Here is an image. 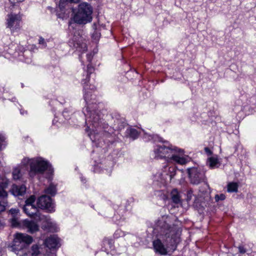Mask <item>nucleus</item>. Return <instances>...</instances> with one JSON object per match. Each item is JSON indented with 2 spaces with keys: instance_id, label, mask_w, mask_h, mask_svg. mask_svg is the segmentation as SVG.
<instances>
[{
  "instance_id": "6",
  "label": "nucleus",
  "mask_w": 256,
  "mask_h": 256,
  "mask_svg": "<svg viewBox=\"0 0 256 256\" xmlns=\"http://www.w3.org/2000/svg\"><path fill=\"white\" fill-rule=\"evenodd\" d=\"M37 206L42 209L47 210L50 212H54V204L50 196L46 195L40 196L37 200Z\"/></svg>"
},
{
  "instance_id": "4",
  "label": "nucleus",
  "mask_w": 256,
  "mask_h": 256,
  "mask_svg": "<svg viewBox=\"0 0 256 256\" xmlns=\"http://www.w3.org/2000/svg\"><path fill=\"white\" fill-rule=\"evenodd\" d=\"M21 164L25 166H27L28 165H30V176H32L34 174L37 173H43L48 166V162L44 160L42 158H37L32 159L25 158L22 159Z\"/></svg>"
},
{
  "instance_id": "29",
  "label": "nucleus",
  "mask_w": 256,
  "mask_h": 256,
  "mask_svg": "<svg viewBox=\"0 0 256 256\" xmlns=\"http://www.w3.org/2000/svg\"><path fill=\"white\" fill-rule=\"evenodd\" d=\"M169 172L170 174V177L172 178L176 174V168L175 166H170L169 168Z\"/></svg>"
},
{
  "instance_id": "10",
  "label": "nucleus",
  "mask_w": 256,
  "mask_h": 256,
  "mask_svg": "<svg viewBox=\"0 0 256 256\" xmlns=\"http://www.w3.org/2000/svg\"><path fill=\"white\" fill-rule=\"evenodd\" d=\"M45 246L50 249L57 248L60 246V239L56 236H52L44 241Z\"/></svg>"
},
{
  "instance_id": "21",
  "label": "nucleus",
  "mask_w": 256,
  "mask_h": 256,
  "mask_svg": "<svg viewBox=\"0 0 256 256\" xmlns=\"http://www.w3.org/2000/svg\"><path fill=\"white\" fill-rule=\"evenodd\" d=\"M12 176L14 180H17L20 178L22 174L19 168H15L12 172Z\"/></svg>"
},
{
  "instance_id": "5",
  "label": "nucleus",
  "mask_w": 256,
  "mask_h": 256,
  "mask_svg": "<svg viewBox=\"0 0 256 256\" xmlns=\"http://www.w3.org/2000/svg\"><path fill=\"white\" fill-rule=\"evenodd\" d=\"M20 16L18 14H10L8 15L6 26L12 32H14L20 28Z\"/></svg>"
},
{
  "instance_id": "28",
  "label": "nucleus",
  "mask_w": 256,
  "mask_h": 256,
  "mask_svg": "<svg viewBox=\"0 0 256 256\" xmlns=\"http://www.w3.org/2000/svg\"><path fill=\"white\" fill-rule=\"evenodd\" d=\"M226 198V196L224 194H220V195L216 194L215 196V200L216 202H218L220 200H222Z\"/></svg>"
},
{
  "instance_id": "32",
  "label": "nucleus",
  "mask_w": 256,
  "mask_h": 256,
  "mask_svg": "<svg viewBox=\"0 0 256 256\" xmlns=\"http://www.w3.org/2000/svg\"><path fill=\"white\" fill-rule=\"evenodd\" d=\"M39 44H43L44 46H46L44 40L42 38H40L39 40Z\"/></svg>"
},
{
  "instance_id": "31",
  "label": "nucleus",
  "mask_w": 256,
  "mask_h": 256,
  "mask_svg": "<svg viewBox=\"0 0 256 256\" xmlns=\"http://www.w3.org/2000/svg\"><path fill=\"white\" fill-rule=\"evenodd\" d=\"M239 252L240 254H244L246 252V250L244 248V246H240L238 247Z\"/></svg>"
},
{
  "instance_id": "30",
  "label": "nucleus",
  "mask_w": 256,
  "mask_h": 256,
  "mask_svg": "<svg viewBox=\"0 0 256 256\" xmlns=\"http://www.w3.org/2000/svg\"><path fill=\"white\" fill-rule=\"evenodd\" d=\"M100 37V34L96 31L92 35V38L95 40H98Z\"/></svg>"
},
{
  "instance_id": "3",
  "label": "nucleus",
  "mask_w": 256,
  "mask_h": 256,
  "mask_svg": "<svg viewBox=\"0 0 256 256\" xmlns=\"http://www.w3.org/2000/svg\"><path fill=\"white\" fill-rule=\"evenodd\" d=\"M92 11V7L88 3H80L73 17L74 21L78 24H86L91 22Z\"/></svg>"
},
{
  "instance_id": "23",
  "label": "nucleus",
  "mask_w": 256,
  "mask_h": 256,
  "mask_svg": "<svg viewBox=\"0 0 256 256\" xmlns=\"http://www.w3.org/2000/svg\"><path fill=\"white\" fill-rule=\"evenodd\" d=\"M172 199L173 202H174L176 204H178L180 202V197L177 193L176 190H173L172 192Z\"/></svg>"
},
{
  "instance_id": "39",
  "label": "nucleus",
  "mask_w": 256,
  "mask_h": 256,
  "mask_svg": "<svg viewBox=\"0 0 256 256\" xmlns=\"http://www.w3.org/2000/svg\"><path fill=\"white\" fill-rule=\"evenodd\" d=\"M90 128V127H88V128L86 129L87 131H88V129Z\"/></svg>"
},
{
  "instance_id": "38",
  "label": "nucleus",
  "mask_w": 256,
  "mask_h": 256,
  "mask_svg": "<svg viewBox=\"0 0 256 256\" xmlns=\"http://www.w3.org/2000/svg\"><path fill=\"white\" fill-rule=\"evenodd\" d=\"M96 27H97V26L96 25V24H93V28H94V30H96V28H96Z\"/></svg>"
},
{
  "instance_id": "15",
  "label": "nucleus",
  "mask_w": 256,
  "mask_h": 256,
  "mask_svg": "<svg viewBox=\"0 0 256 256\" xmlns=\"http://www.w3.org/2000/svg\"><path fill=\"white\" fill-rule=\"evenodd\" d=\"M8 180H3L2 183L0 184V199H7L8 193L5 188L8 186Z\"/></svg>"
},
{
  "instance_id": "22",
  "label": "nucleus",
  "mask_w": 256,
  "mask_h": 256,
  "mask_svg": "<svg viewBox=\"0 0 256 256\" xmlns=\"http://www.w3.org/2000/svg\"><path fill=\"white\" fill-rule=\"evenodd\" d=\"M80 2V0H60V5L62 6H64L68 4H77Z\"/></svg>"
},
{
  "instance_id": "2",
  "label": "nucleus",
  "mask_w": 256,
  "mask_h": 256,
  "mask_svg": "<svg viewBox=\"0 0 256 256\" xmlns=\"http://www.w3.org/2000/svg\"><path fill=\"white\" fill-rule=\"evenodd\" d=\"M32 241L31 236L25 234L16 233L14 235L12 250L18 256H38L40 253L38 246H32L28 252H26L24 249L26 244H30Z\"/></svg>"
},
{
  "instance_id": "8",
  "label": "nucleus",
  "mask_w": 256,
  "mask_h": 256,
  "mask_svg": "<svg viewBox=\"0 0 256 256\" xmlns=\"http://www.w3.org/2000/svg\"><path fill=\"white\" fill-rule=\"evenodd\" d=\"M160 226V235L165 236L166 238H169L174 234L173 228L171 227L166 221L160 220L158 222Z\"/></svg>"
},
{
  "instance_id": "7",
  "label": "nucleus",
  "mask_w": 256,
  "mask_h": 256,
  "mask_svg": "<svg viewBox=\"0 0 256 256\" xmlns=\"http://www.w3.org/2000/svg\"><path fill=\"white\" fill-rule=\"evenodd\" d=\"M89 108V106H88L86 109L83 110V112L86 117V122H91L94 127H97L98 126L100 116L96 114L95 111H90Z\"/></svg>"
},
{
  "instance_id": "16",
  "label": "nucleus",
  "mask_w": 256,
  "mask_h": 256,
  "mask_svg": "<svg viewBox=\"0 0 256 256\" xmlns=\"http://www.w3.org/2000/svg\"><path fill=\"white\" fill-rule=\"evenodd\" d=\"M208 164L212 168H218L220 164L218 158L216 157H210L208 160Z\"/></svg>"
},
{
  "instance_id": "37",
  "label": "nucleus",
  "mask_w": 256,
  "mask_h": 256,
  "mask_svg": "<svg viewBox=\"0 0 256 256\" xmlns=\"http://www.w3.org/2000/svg\"><path fill=\"white\" fill-rule=\"evenodd\" d=\"M82 52L86 51L87 50L86 44H82Z\"/></svg>"
},
{
  "instance_id": "9",
  "label": "nucleus",
  "mask_w": 256,
  "mask_h": 256,
  "mask_svg": "<svg viewBox=\"0 0 256 256\" xmlns=\"http://www.w3.org/2000/svg\"><path fill=\"white\" fill-rule=\"evenodd\" d=\"M190 182L194 184H198L202 180V174L197 168H192L188 170Z\"/></svg>"
},
{
  "instance_id": "11",
  "label": "nucleus",
  "mask_w": 256,
  "mask_h": 256,
  "mask_svg": "<svg viewBox=\"0 0 256 256\" xmlns=\"http://www.w3.org/2000/svg\"><path fill=\"white\" fill-rule=\"evenodd\" d=\"M22 209L24 213L30 217H33L34 216H40L38 208L34 205L24 204Z\"/></svg>"
},
{
  "instance_id": "36",
  "label": "nucleus",
  "mask_w": 256,
  "mask_h": 256,
  "mask_svg": "<svg viewBox=\"0 0 256 256\" xmlns=\"http://www.w3.org/2000/svg\"><path fill=\"white\" fill-rule=\"evenodd\" d=\"M204 150H205V152L208 154H212V152L211 150L208 148H204Z\"/></svg>"
},
{
  "instance_id": "33",
  "label": "nucleus",
  "mask_w": 256,
  "mask_h": 256,
  "mask_svg": "<svg viewBox=\"0 0 256 256\" xmlns=\"http://www.w3.org/2000/svg\"><path fill=\"white\" fill-rule=\"evenodd\" d=\"M93 70H94L93 68L91 66L88 65V72L92 73Z\"/></svg>"
},
{
  "instance_id": "18",
  "label": "nucleus",
  "mask_w": 256,
  "mask_h": 256,
  "mask_svg": "<svg viewBox=\"0 0 256 256\" xmlns=\"http://www.w3.org/2000/svg\"><path fill=\"white\" fill-rule=\"evenodd\" d=\"M238 185L235 182H230L228 185V192H236L238 191Z\"/></svg>"
},
{
  "instance_id": "27",
  "label": "nucleus",
  "mask_w": 256,
  "mask_h": 256,
  "mask_svg": "<svg viewBox=\"0 0 256 256\" xmlns=\"http://www.w3.org/2000/svg\"><path fill=\"white\" fill-rule=\"evenodd\" d=\"M11 224L14 227H17L19 226V222L16 217L13 218L11 220Z\"/></svg>"
},
{
  "instance_id": "20",
  "label": "nucleus",
  "mask_w": 256,
  "mask_h": 256,
  "mask_svg": "<svg viewBox=\"0 0 256 256\" xmlns=\"http://www.w3.org/2000/svg\"><path fill=\"white\" fill-rule=\"evenodd\" d=\"M0 213L4 212L8 206L7 199H0Z\"/></svg>"
},
{
  "instance_id": "26",
  "label": "nucleus",
  "mask_w": 256,
  "mask_h": 256,
  "mask_svg": "<svg viewBox=\"0 0 256 256\" xmlns=\"http://www.w3.org/2000/svg\"><path fill=\"white\" fill-rule=\"evenodd\" d=\"M9 213L14 218L20 213V210L18 208H12L9 210Z\"/></svg>"
},
{
  "instance_id": "25",
  "label": "nucleus",
  "mask_w": 256,
  "mask_h": 256,
  "mask_svg": "<svg viewBox=\"0 0 256 256\" xmlns=\"http://www.w3.org/2000/svg\"><path fill=\"white\" fill-rule=\"evenodd\" d=\"M36 200V197L32 195L26 200L25 204L34 205V203Z\"/></svg>"
},
{
  "instance_id": "19",
  "label": "nucleus",
  "mask_w": 256,
  "mask_h": 256,
  "mask_svg": "<svg viewBox=\"0 0 256 256\" xmlns=\"http://www.w3.org/2000/svg\"><path fill=\"white\" fill-rule=\"evenodd\" d=\"M56 188L54 184H50V186L45 190V192L49 194L52 196L55 195L56 193Z\"/></svg>"
},
{
  "instance_id": "24",
  "label": "nucleus",
  "mask_w": 256,
  "mask_h": 256,
  "mask_svg": "<svg viewBox=\"0 0 256 256\" xmlns=\"http://www.w3.org/2000/svg\"><path fill=\"white\" fill-rule=\"evenodd\" d=\"M129 134L130 137L133 139L136 138L138 136V131L132 128L129 130Z\"/></svg>"
},
{
  "instance_id": "34",
  "label": "nucleus",
  "mask_w": 256,
  "mask_h": 256,
  "mask_svg": "<svg viewBox=\"0 0 256 256\" xmlns=\"http://www.w3.org/2000/svg\"><path fill=\"white\" fill-rule=\"evenodd\" d=\"M11 3L15 4L18 2H23L24 0H8Z\"/></svg>"
},
{
  "instance_id": "14",
  "label": "nucleus",
  "mask_w": 256,
  "mask_h": 256,
  "mask_svg": "<svg viewBox=\"0 0 256 256\" xmlns=\"http://www.w3.org/2000/svg\"><path fill=\"white\" fill-rule=\"evenodd\" d=\"M24 228L28 229V232L33 233L38 230V225L34 221L25 220L22 222Z\"/></svg>"
},
{
  "instance_id": "17",
  "label": "nucleus",
  "mask_w": 256,
  "mask_h": 256,
  "mask_svg": "<svg viewBox=\"0 0 256 256\" xmlns=\"http://www.w3.org/2000/svg\"><path fill=\"white\" fill-rule=\"evenodd\" d=\"M86 80H84L82 81V84H84V100L86 103H88V101H90V97L92 96V94H90L91 92H86V90L88 89V85L86 84Z\"/></svg>"
},
{
  "instance_id": "1",
  "label": "nucleus",
  "mask_w": 256,
  "mask_h": 256,
  "mask_svg": "<svg viewBox=\"0 0 256 256\" xmlns=\"http://www.w3.org/2000/svg\"><path fill=\"white\" fill-rule=\"evenodd\" d=\"M153 154L155 158H165L169 163L184 164L188 162L183 156V150L172 146H166L163 144L156 146Z\"/></svg>"
},
{
  "instance_id": "35",
  "label": "nucleus",
  "mask_w": 256,
  "mask_h": 256,
  "mask_svg": "<svg viewBox=\"0 0 256 256\" xmlns=\"http://www.w3.org/2000/svg\"><path fill=\"white\" fill-rule=\"evenodd\" d=\"M5 140L4 136L0 134V144L2 142H3Z\"/></svg>"
},
{
  "instance_id": "13",
  "label": "nucleus",
  "mask_w": 256,
  "mask_h": 256,
  "mask_svg": "<svg viewBox=\"0 0 256 256\" xmlns=\"http://www.w3.org/2000/svg\"><path fill=\"white\" fill-rule=\"evenodd\" d=\"M153 246L156 252L161 255H166L167 254L166 249L164 248L160 240H156L153 242Z\"/></svg>"
},
{
  "instance_id": "12",
  "label": "nucleus",
  "mask_w": 256,
  "mask_h": 256,
  "mask_svg": "<svg viewBox=\"0 0 256 256\" xmlns=\"http://www.w3.org/2000/svg\"><path fill=\"white\" fill-rule=\"evenodd\" d=\"M26 191V187L24 185L17 186L16 184L12 185L11 189L10 192L12 194L16 196H23Z\"/></svg>"
}]
</instances>
